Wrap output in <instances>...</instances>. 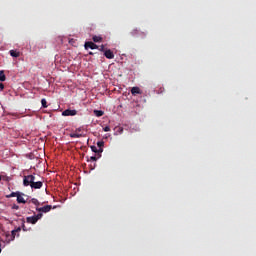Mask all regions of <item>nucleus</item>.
Wrapping results in <instances>:
<instances>
[{
    "label": "nucleus",
    "instance_id": "obj_15",
    "mask_svg": "<svg viewBox=\"0 0 256 256\" xmlns=\"http://www.w3.org/2000/svg\"><path fill=\"white\" fill-rule=\"evenodd\" d=\"M92 39L94 43H101V41H103V38H101V36H93Z\"/></svg>",
    "mask_w": 256,
    "mask_h": 256
},
{
    "label": "nucleus",
    "instance_id": "obj_26",
    "mask_svg": "<svg viewBox=\"0 0 256 256\" xmlns=\"http://www.w3.org/2000/svg\"><path fill=\"white\" fill-rule=\"evenodd\" d=\"M100 51H105V46L104 45L100 46Z\"/></svg>",
    "mask_w": 256,
    "mask_h": 256
},
{
    "label": "nucleus",
    "instance_id": "obj_17",
    "mask_svg": "<svg viewBox=\"0 0 256 256\" xmlns=\"http://www.w3.org/2000/svg\"><path fill=\"white\" fill-rule=\"evenodd\" d=\"M21 192H12L11 194H9L7 197L11 198V197H19Z\"/></svg>",
    "mask_w": 256,
    "mask_h": 256
},
{
    "label": "nucleus",
    "instance_id": "obj_25",
    "mask_svg": "<svg viewBox=\"0 0 256 256\" xmlns=\"http://www.w3.org/2000/svg\"><path fill=\"white\" fill-rule=\"evenodd\" d=\"M23 231H27V227L25 226V223L22 224Z\"/></svg>",
    "mask_w": 256,
    "mask_h": 256
},
{
    "label": "nucleus",
    "instance_id": "obj_2",
    "mask_svg": "<svg viewBox=\"0 0 256 256\" xmlns=\"http://www.w3.org/2000/svg\"><path fill=\"white\" fill-rule=\"evenodd\" d=\"M132 37H138L140 39H145L147 37V33L140 31L139 29H134L130 32Z\"/></svg>",
    "mask_w": 256,
    "mask_h": 256
},
{
    "label": "nucleus",
    "instance_id": "obj_8",
    "mask_svg": "<svg viewBox=\"0 0 256 256\" xmlns=\"http://www.w3.org/2000/svg\"><path fill=\"white\" fill-rule=\"evenodd\" d=\"M104 57H106V59H115V54H113V51L111 50H106L104 52Z\"/></svg>",
    "mask_w": 256,
    "mask_h": 256
},
{
    "label": "nucleus",
    "instance_id": "obj_24",
    "mask_svg": "<svg viewBox=\"0 0 256 256\" xmlns=\"http://www.w3.org/2000/svg\"><path fill=\"white\" fill-rule=\"evenodd\" d=\"M0 89H1V91H3L5 89V85H3V83H0Z\"/></svg>",
    "mask_w": 256,
    "mask_h": 256
},
{
    "label": "nucleus",
    "instance_id": "obj_27",
    "mask_svg": "<svg viewBox=\"0 0 256 256\" xmlns=\"http://www.w3.org/2000/svg\"><path fill=\"white\" fill-rule=\"evenodd\" d=\"M12 209H16L17 210V209H19V206L14 204Z\"/></svg>",
    "mask_w": 256,
    "mask_h": 256
},
{
    "label": "nucleus",
    "instance_id": "obj_14",
    "mask_svg": "<svg viewBox=\"0 0 256 256\" xmlns=\"http://www.w3.org/2000/svg\"><path fill=\"white\" fill-rule=\"evenodd\" d=\"M91 149H92L93 153L101 154V152L103 151V148L97 149V146H91Z\"/></svg>",
    "mask_w": 256,
    "mask_h": 256
},
{
    "label": "nucleus",
    "instance_id": "obj_19",
    "mask_svg": "<svg viewBox=\"0 0 256 256\" xmlns=\"http://www.w3.org/2000/svg\"><path fill=\"white\" fill-rule=\"evenodd\" d=\"M41 104L44 109H47V100L45 98L41 100Z\"/></svg>",
    "mask_w": 256,
    "mask_h": 256
},
{
    "label": "nucleus",
    "instance_id": "obj_5",
    "mask_svg": "<svg viewBox=\"0 0 256 256\" xmlns=\"http://www.w3.org/2000/svg\"><path fill=\"white\" fill-rule=\"evenodd\" d=\"M70 137L72 139H79V138L83 137V134H81V128H78V129H76L75 132L71 133Z\"/></svg>",
    "mask_w": 256,
    "mask_h": 256
},
{
    "label": "nucleus",
    "instance_id": "obj_1",
    "mask_svg": "<svg viewBox=\"0 0 256 256\" xmlns=\"http://www.w3.org/2000/svg\"><path fill=\"white\" fill-rule=\"evenodd\" d=\"M24 187H31V189H41L43 187L42 181H35V175H27L23 177Z\"/></svg>",
    "mask_w": 256,
    "mask_h": 256
},
{
    "label": "nucleus",
    "instance_id": "obj_10",
    "mask_svg": "<svg viewBox=\"0 0 256 256\" xmlns=\"http://www.w3.org/2000/svg\"><path fill=\"white\" fill-rule=\"evenodd\" d=\"M131 94L132 95H141V89L139 87H132Z\"/></svg>",
    "mask_w": 256,
    "mask_h": 256
},
{
    "label": "nucleus",
    "instance_id": "obj_29",
    "mask_svg": "<svg viewBox=\"0 0 256 256\" xmlns=\"http://www.w3.org/2000/svg\"><path fill=\"white\" fill-rule=\"evenodd\" d=\"M120 133H123V129L122 128H120Z\"/></svg>",
    "mask_w": 256,
    "mask_h": 256
},
{
    "label": "nucleus",
    "instance_id": "obj_31",
    "mask_svg": "<svg viewBox=\"0 0 256 256\" xmlns=\"http://www.w3.org/2000/svg\"><path fill=\"white\" fill-rule=\"evenodd\" d=\"M0 253H1V244H0Z\"/></svg>",
    "mask_w": 256,
    "mask_h": 256
},
{
    "label": "nucleus",
    "instance_id": "obj_32",
    "mask_svg": "<svg viewBox=\"0 0 256 256\" xmlns=\"http://www.w3.org/2000/svg\"><path fill=\"white\" fill-rule=\"evenodd\" d=\"M1 179H2V178H1V176H0V181H1Z\"/></svg>",
    "mask_w": 256,
    "mask_h": 256
},
{
    "label": "nucleus",
    "instance_id": "obj_7",
    "mask_svg": "<svg viewBox=\"0 0 256 256\" xmlns=\"http://www.w3.org/2000/svg\"><path fill=\"white\" fill-rule=\"evenodd\" d=\"M84 47L85 49H99V46L93 42H86Z\"/></svg>",
    "mask_w": 256,
    "mask_h": 256
},
{
    "label": "nucleus",
    "instance_id": "obj_30",
    "mask_svg": "<svg viewBox=\"0 0 256 256\" xmlns=\"http://www.w3.org/2000/svg\"><path fill=\"white\" fill-rule=\"evenodd\" d=\"M89 55H93V52H89Z\"/></svg>",
    "mask_w": 256,
    "mask_h": 256
},
{
    "label": "nucleus",
    "instance_id": "obj_9",
    "mask_svg": "<svg viewBox=\"0 0 256 256\" xmlns=\"http://www.w3.org/2000/svg\"><path fill=\"white\" fill-rule=\"evenodd\" d=\"M37 218L35 216H30L26 218V222L31 223V225H35L37 223Z\"/></svg>",
    "mask_w": 256,
    "mask_h": 256
},
{
    "label": "nucleus",
    "instance_id": "obj_23",
    "mask_svg": "<svg viewBox=\"0 0 256 256\" xmlns=\"http://www.w3.org/2000/svg\"><path fill=\"white\" fill-rule=\"evenodd\" d=\"M103 131H105L106 133L109 132V131H111V127L105 126V127L103 128Z\"/></svg>",
    "mask_w": 256,
    "mask_h": 256
},
{
    "label": "nucleus",
    "instance_id": "obj_21",
    "mask_svg": "<svg viewBox=\"0 0 256 256\" xmlns=\"http://www.w3.org/2000/svg\"><path fill=\"white\" fill-rule=\"evenodd\" d=\"M101 157V154L98 155V157L96 156H91L90 157V161H97V159H99Z\"/></svg>",
    "mask_w": 256,
    "mask_h": 256
},
{
    "label": "nucleus",
    "instance_id": "obj_22",
    "mask_svg": "<svg viewBox=\"0 0 256 256\" xmlns=\"http://www.w3.org/2000/svg\"><path fill=\"white\" fill-rule=\"evenodd\" d=\"M34 217H36V220L39 221V219H42L43 213H38V214L35 215Z\"/></svg>",
    "mask_w": 256,
    "mask_h": 256
},
{
    "label": "nucleus",
    "instance_id": "obj_3",
    "mask_svg": "<svg viewBox=\"0 0 256 256\" xmlns=\"http://www.w3.org/2000/svg\"><path fill=\"white\" fill-rule=\"evenodd\" d=\"M63 117H75L77 110L66 109L62 112Z\"/></svg>",
    "mask_w": 256,
    "mask_h": 256
},
{
    "label": "nucleus",
    "instance_id": "obj_11",
    "mask_svg": "<svg viewBox=\"0 0 256 256\" xmlns=\"http://www.w3.org/2000/svg\"><path fill=\"white\" fill-rule=\"evenodd\" d=\"M23 193H20V195L17 196V203H27V201H25V198H23Z\"/></svg>",
    "mask_w": 256,
    "mask_h": 256
},
{
    "label": "nucleus",
    "instance_id": "obj_13",
    "mask_svg": "<svg viewBox=\"0 0 256 256\" xmlns=\"http://www.w3.org/2000/svg\"><path fill=\"white\" fill-rule=\"evenodd\" d=\"M10 55L11 57H20L21 53H19L18 51L16 50H10Z\"/></svg>",
    "mask_w": 256,
    "mask_h": 256
},
{
    "label": "nucleus",
    "instance_id": "obj_28",
    "mask_svg": "<svg viewBox=\"0 0 256 256\" xmlns=\"http://www.w3.org/2000/svg\"><path fill=\"white\" fill-rule=\"evenodd\" d=\"M16 233H19L21 231V227H18L16 230H14Z\"/></svg>",
    "mask_w": 256,
    "mask_h": 256
},
{
    "label": "nucleus",
    "instance_id": "obj_20",
    "mask_svg": "<svg viewBox=\"0 0 256 256\" xmlns=\"http://www.w3.org/2000/svg\"><path fill=\"white\" fill-rule=\"evenodd\" d=\"M104 145H105V142H103V141L97 142V146L99 147V149H103Z\"/></svg>",
    "mask_w": 256,
    "mask_h": 256
},
{
    "label": "nucleus",
    "instance_id": "obj_6",
    "mask_svg": "<svg viewBox=\"0 0 256 256\" xmlns=\"http://www.w3.org/2000/svg\"><path fill=\"white\" fill-rule=\"evenodd\" d=\"M17 232H15V230H12L11 234H6V239L5 241L7 243H11V241H14L15 240V235H16Z\"/></svg>",
    "mask_w": 256,
    "mask_h": 256
},
{
    "label": "nucleus",
    "instance_id": "obj_18",
    "mask_svg": "<svg viewBox=\"0 0 256 256\" xmlns=\"http://www.w3.org/2000/svg\"><path fill=\"white\" fill-rule=\"evenodd\" d=\"M30 203H33V205L39 206V200H37V198H32L30 200Z\"/></svg>",
    "mask_w": 256,
    "mask_h": 256
},
{
    "label": "nucleus",
    "instance_id": "obj_4",
    "mask_svg": "<svg viewBox=\"0 0 256 256\" xmlns=\"http://www.w3.org/2000/svg\"><path fill=\"white\" fill-rule=\"evenodd\" d=\"M53 209V206L51 205H46L43 207H37L36 211H38V213H49V211H51Z\"/></svg>",
    "mask_w": 256,
    "mask_h": 256
},
{
    "label": "nucleus",
    "instance_id": "obj_12",
    "mask_svg": "<svg viewBox=\"0 0 256 256\" xmlns=\"http://www.w3.org/2000/svg\"><path fill=\"white\" fill-rule=\"evenodd\" d=\"M94 115L96 117H103V115H105V112H103V110H94Z\"/></svg>",
    "mask_w": 256,
    "mask_h": 256
},
{
    "label": "nucleus",
    "instance_id": "obj_16",
    "mask_svg": "<svg viewBox=\"0 0 256 256\" xmlns=\"http://www.w3.org/2000/svg\"><path fill=\"white\" fill-rule=\"evenodd\" d=\"M7 77L5 76V72L3 70L0 71V81H5Z\"/></svg>",
    "mask_w": 256,
    "mask_h": 256
}]
</instances>
